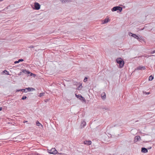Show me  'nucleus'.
I'll list each match as a JSON object with an SVG mask.
<instances>
[{"label": "nucleus", "instance_id": "41", "mask_svg": "<svg viewBox=\"0 0 155 155\" xmlns=\"http://www.w3.org/2000/svg\"><path fill=\"white\" fill-rule=\"evenodd\" d=\"M1 12V11H0V12Z\"/></svg>", "mask_w": 155, "mask_h": 155}, {"label": "nucleus", "instance_id": "7", "mask_svg": "<svg viewBox=\"0 0 155 155\" xmlns=\"http://www.w3.org/2000/svg\"><path fill=\"white\" fill-rule=\"evenodd\" d=\"M84 144L87 145H90L91 143V140H86L84 142Z\"/></svg>", "mask_w": 155, "mask_h": 155}, {"label": "nucleus", "instance_id": "17", "mask_svg": "<svg viewBox=\"0 0 155 155\" xmlns=\"http://www.w3.org/2000/svg\"><path fill=\"white\" fill-rule=\"evenodd\" d=\"M36 124L37 126H41V127H42V125H41L38 121H37L36 122Z\"/></svg>", "mask_w": 155, "mask_h": 155}, {"label": "nucleus", "instance_id": "4", "mask_svg": "<svg viewBox=\"0 0 155 155\" xmlns=\"http://www.w3.org/2000/svg\"><path fill=\"white\" fill-rule=\"evenodd\" d=\"M50 151V152L49 153L51 154H55L58 153V151L55 148H52Z\"/></svg>", "mask_w": 155, "mask_h": 155}, {"label": "nucleus", "instance_id": "1", "mask_svg": "<svg viewBox=\"0 0 155 155\" xmlns=\"http://www.w3.org/2000/svg\"><path fill=\"white\" fill-rule=\"evenodd\" d=\"M117 62L119 64V67L121 68L123 66L124 64V61L121 58H118L116 59Z\"/></svg>", "mask_w": 155, "mask_h": 155}, {"label": "nucleus", "instance_id": "37", "mask_svg": "<svg viewBox=\"0 0 155 155\" xmlns=\"http://www.w3.org/2000/svg\"><path fill=\"white\" fill-rule=\"evenodd\" d=\"M105 110H108V108H105Z\"/></svg>", "mask_w": 155, "mask_h": 155}, {"label": "nucleus", "instance_id": "18", "mask_svg": "<svg viewBox=\"0 0 155 155\" xmlns=\"http://www.w3.org/2000/svg\"><path fill=\"white\" fill-rule=\"evenodd\" d=\"M153 79V76H152V75H150V76H149V79H148V80H149V81H151Z\"/></svg>", "mask_w": 155, "mask_h": 155}, {"label": "nucleus", "instance_id": "20", "mask_svg": "<svg viewBox=\"0 0 155 155\" xmlns=\"http://www.w3.org/2000/svg\"><path fill=\"white\" fill-rule=\"evenodd\" d=\"M45 94V93L44 92L41 93L40 94L39 97H41L42 96H43Z\"/></svg>", "mask_w": 155, "mask_h": 155}, {"label": "nucleus", "instance_id": "15", "mask_svg": "<svg viewBox=\"0 0 155 155\" xmlns=\"http://www.w3.org/2000/svg\"><path fill=\"white\" fill-rule=\"evenodd\" d=\"M143 37H139L138 36V37L137 38V39L140 41H141L143 40Z\"/></svg>", "mask_w": 155, "mask_h": 155}, {"label": "nucleus", "instance_id": "19", "mask_svg": "<svg viewBox=\"0 0 155 155\" xmlns=\"http://www.w3.org/2000/svg\"><path fill=\"white\" fill-rule=\"evenodd\" d=\"M23 91L25 92H27V91H25V88L24 89H21L20 90H17V91Z\"/></svg>", "mask_w": 155, "mask_h": 155}, {"label": "nucleus", "instance_id": "11", "mask_svg": "<svg viewBox=\"0 0 155 155\" xmlns=\"http://www.w3.org/2000/svg\"><path fill=\"white\" fill-rule=\"evenodd\" d=\"M101 98L102 99H105L106 98V95L105 93L104 92L102 93L101 94Z\"/></svg>", "mask_w": 155, "mask_h": 155}, {"label": "nucleus", "instance_id": "22", "mask_svg": "<svg viewBox=\"0 0 155 155\" xmlns=\"http://www.w3.org/2000/svg\"><path fill=\"white\" fill-rule=\"evenodd\" d=\"M80 98H81V100H82V101H85V99L84 97H82V96H80Z\"/></svg>", "mask_w": 155, "mask_h": 155}, {"label": "nucleus", "instance_id": "29", "mask_svg": "<svg viewBox=\"0 0 155 155\" xmlns=\"http://www.w3.org/2000/svg\"><path fill=\"white\" fill-rule=\"evenodd\" d=\"M3 73H6V72H8L7 71V70H5L3 71Z\"/></svg>", "mask_w": 155, "mask_h": 155}, {"label": "nucleus", "instance_id": "23", "mask_svg": "<svg viewBox=\"0 0 155 155\" xmlns=\"http://www.w3.org/2000/svg\"><path fill=\"white\" fill-rule=\"evenodd\" d=\"M75 96L78 98L80 100H81V98H80V97H79L81 96V95H77L76 94Z\"/></svg>", "mask_w": 155, "mask_h": 155}, {"label": "nucleus", "instance_id": "13", "mask_svg": "<svg viewBox=\"0 0 155 155\" xmlns=\"http://www.w3.org/2000/svg\"><path fill=\"white\" fill-rule=\"evenodd\" d=\"M22 72L23 73H25V74H29L30 73V72L29 71H27L26 70V69H25V70H23L22 71Z\"/></svg>", "mask_w": 155, "mask_h": 155}, {"label": "nucleus", "instance_id": "36", "mask_svg": "<svg viewBox=\"0 0 155 155\" xmlns=\"http://www.w3.org/2000/svg\"><path fill=\"white\" fill-rule=\"evenodd\" d=\"M33 74L32 73H31V76H32V74Z\"/></svg>", "mask_w": 155, "mask_h": 155}, {"label": "nucleus", "instance_id": "2", "mask_svg": "<svg viewBox=\"0 0 155 155\" xmlns=\"http://www.w3.org/2000/svg\"><path fill=\"white\" fill-rule=\"evenodd\" d=\"M111 10L113 12L119 10L120 12H121L122 10V8L120 6H115Z\"/></svg>", "mask_w": 155, "mask_h": 155}, {"label": "nucleus", "instance_id": "3", "mask_svg": "<svg viewBox=\"0 0 155 155\" xmlns=\"http://www.w3.org/2000/svg\"><path fill=\"white\" fill-rule=\"evenodd\" d=\"M41 5L38 2H35L34 3V9L36 10H38L40 8Z\"/></svg>", "mask_w": 155, "mask_h": 155}, {"label": "nucleus", "instance_id": "14", "mask_svg": "<svg viewBox=\"0 0 155 155\" xmlns=\"http://www.w3.org/2000/svg\"><path fill=\"white\" fill-rule=\"evenodd\" d=\"M109 21V18H106L105 19L104 21V22L103 23V24H104L105 23H107Z\"/></svg>", "mask_w": 155, "mask_h": 155}, {"label": "nucleus", "instance_id": "12", "mask_svg": "<svg viewBox=\"0 0 155 155\" xmlns=\"http://www.w3.org/2000/svg\"><path fill=\"white\" fill-rule=\"evenodd\" d=\"M61 2L63 3H66L71 1V0H60Z\"/></svg>", "mask_w": 155, "mask_h": 155}, {"label": "nucleus", "instance_id": "26", "mask_svg": "<svg viewBox=\"0 0 155 155\" xmlns=\"http://www.w3.org/2000/svg\"><path fill=\"white\" fill-rule=\"evenodd\" d=\"M18 62H19L20 61H24V60L22 59H20L18 60Z\"/></svg>", "mask_w": 155, "mask_h": 155}, {"label": "nucleus", "instance_id": "5", "mask_svg": "<svg viewBox=\"0 0 155 155\" xmlns=\"http://www.w3.org/2000/svg\"><path fill=\"white\" fill-rule=\"evenodd\" d=\"M140 137L139 136H137L135 137L134 141L135 142H137L138 141H140Z\"/></svg>", "mask_w": 155, "mask_h": 155}, {"label": "nucleus", "instance_id": "9", "mask_svg": "<svg viewBox=\"0 0 155 155\" xmlns=\"http://www.w3.org/2000/svg\"><path fill=\"white\" fill-rule=\"evenodd\" d=\"M141 152L143 153H146L147 152L148 150L146 148L144 147H142L141 149Z\"/></svg>", "mask_w": 155, "mask_h": 155}, {"label": "nucleus", "instance_id": "21", "mask_svg": "<svg viewBox=\"0 0 155 155\" xmlns=\"http://www.w3.org/2000/svg\"><path fill=\"white\" fill-rule=\"evenodd\" d=\"M154 56V55H150L149 56V55H147L145 54V55H144V57H146V58H148L149 57H151V56Z\"/></svg>", "mask_w": 155, "mask_h": 155}, {"label": "nucleus", "instance_id": "27", "mask_svg": "<svg viewBox=\"0 0 155 155\" xmlns=\"http://www.w3.org/2000/svg\"><path fill=\"white\" fill-rule=\"evenodd\" d=\"M34 46L33 45H31L30 47H28L29 48H34Z\"/></svg>", "mask_w": 155, "mask_h": 155}, {"label": "nucleus", "instance_id": "39", "mask_svg": "<svg viewBox=\"0 0 155 155\" xmlns=\"http://www.w3.org/2000/svg\"><path fill=\"white\" fill-rule=\"evenodd\" d=\"M151 147H149V149L151 148Z\"/></svg>", "mask_w": 155, "mask_h": 155}, {"label": "nucleus", "instance_id": "28", "mask_svg": "<svg viewBox=\"0 0 155 155\" xmlns=\"http://www.w3.org/2000/svg\"><path fill=\"white\" fill-rule=\"evenodd\" d=\"M19 62H18V61H15V62H14V63L15 64H17V63H19Z\"/></svg>", "mask_w": 155, "mask_h": 155}, {"label": "nucleus", "instance_id": "16", "mask_svg": "<svg viewBox=\"0 0 155 155\" xmlns=\"http://www.w3.org/2000/svg\"><path fill=\"white\" fill-rule=\"evenodd\" d=\"M81 125L83 126V127H84L86 125V122L85 121L83 120L81 121Z\"/></svg>", "mask_w": 155, "mask_h": 155}, {"label": "nucleus", "instance_id": "30", "mask_svg": "<svg viewBox=\"0 0 155 155\" xmlns=\"http://www.w3.org/2000/svg\"><path fill=\"white\" fill-rule=\"evenodd\" d=\"M82 87V86L81 85H80L78 87V88H81Z\"/></svg>", "mask_w": 155, "mask_h": 155}, {"label": "nucleus", "instance_id": "35", "mask_svg": "<svg viewBox=\"0 0 155 155\" xmlns=\"http://www.w3.org/2000/svg\"><path fill=\"white\" fill-rule=\"evenodd\" d=\"M21 73H22V72H20L19 73V74L21 75Z\"/></svg>", "mask_w": 155, "mask_h": 155}, {"label": "nucleus", "instance_id": "33", "mask_svg": "<svg viewBox=\"0 0 155 155\" xmlns=\"http://www.w3.org/2000/svg\"><path fill=\"white\" fill-rule=\"evenodd\" d=\"M147 94H150V92H146Z\"/></svg>", "mask_w": 155, "mask_h": 155}, {"label": "nucleus", "instance_id": "10", "mask_svg": "<svg viewBox=\"0 0 155 155\" xmlns=\"http://www.w3.org/2000/svg\"><path fill=\"white\" fill-rule=\"evenodd\" d=\"M35 89L33 88H31L30 87H28V88H25V91H33L35 90Z\"/></svg>", "mask_w": 155, "mask_h": 155}, {"label": "nucleus", "instance_id": "24", "mask_svg": "<svg viewBox=\"0 0 155 155\" xmlns=\"http://www.w3.org/2000/svg\"><path fill=\"white\" fill-rule=\"evenodd\" d=\"M26 98H27V97L26 96H23L22 97L21 99L23 100H25V99H26Z\"/></svg>", "mask_w": 155, "mask_h": 155}, {"label": "nucleus", "instance_id": "8", "mask_svg": "<svg viewBox=\"0 0 155 155\" xmlns=\"http://www.w3.org/2000/svg\"><path fill=\"white\" fill-rule=\"evenodd\" d=\"M146 69L145 66H139L137 68V69L138 70H145Z\"/></svg>", "mask_w": 155, "mask_h": 155}, {"label": "nucleus", "instance_id": "32", "mask_svg": "<svg viewBox=\"0 0 155 155\" xmlns=\"http://www.w3.org/2000/svg\"><path fill=\"white\" fill-rule=\"evenodd\" d=\"M28 122L27 121V120H24L23 121V123H26V122Z\"/></svg>", "mask_w": 155, "mask_h": 155}, {"label": "nucleus", "instance_id": "6", "mask_svg": "<svg viewBox=\"0 0 155 155\" xmlns=\"http://www.w3.org/2000/svg\"><path fill=\"white\" fill-rule=\"evenodd\" d=\"M129 35L130 36H131L134 37V38L137 39V38L138 37V36L136 35L135 34H132L130 32L129 33Z\"/></svg>", "mask_w": 155, "mask_h": 155}, {"label": "nucleus", "instance_id": "34", "mask_svg": "<svg viewBox=\"0 0 155 155\" xmlns=\"http://www.w3.org/2000/svg\"><path fill=\"white\" fill-rule=\"evenodd\" d=\"M2 107H0V111L2 110Z\"/></svg>", "mask_w": 155, "mask_h": 155}, {"label": "nucleus", "instance_id": "38", "mask_svg": "<svg viewBox=\"0 0 155 155\" xmlns=\"http://www.w3.org/2000/svg\"><path fill=\"white\" fill-rule=\"evenodd\" d=\"M6 74L7 75H9V74H8V73L7 74Z\"/></svg>", "mask_w": 155, "mask_h": 155}, {"label": "nucleus", "instance_id": "25", "mask_svg": "<svg viewBox=\"0 0 155 155\" xmlns=\"http://www.w3.org/2000/svg\"><path fill=\"white\" fill-rule=\"evenodd\" d=\"M87 77L85 78L84 79V82H86L87 81Z\"/></svg>", "mask_w": 155, "mask_h": 155}, {"label": "nucleus", "instance_id": "31", "mask_svg": "<svg viewBox=\"0 0 155 155\" xmlns=\"http://www.w3.org/2000/svg\"><path fill=\"white\" fill-rule=\"evenodd\" d=\"M155 53V50L153 51L152 52H151V54H153Z\"/></svg>", "mask_w": 155, "mask_h": 155}, {"label": "nucleus", "instance_id": "40", "mask_svg": "<svg viewBox=\"0 0 155 155\" xmlns=\"http://www.w3.org/2000/svg\"><path fill=\"white\" fill-rule=\"evenodd\" d=\"M151 147H149V149L151 148Z\"/></svg>", "mask_w": 155, "mask_h": 155}]
</instances>
